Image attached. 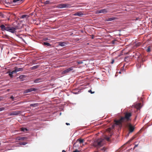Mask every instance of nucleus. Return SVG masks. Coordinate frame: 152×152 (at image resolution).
I'll return each instance as SVG.
<instances>
[{
	"label": "nucleus",
	"mask_w": 152,
	"mask_h": 152,
	"mask_svg": "<svg viewBox=\"0 0 152 152\" xmlns=\"http://www.w3.org/2000/svg\"><path fill=\"white\" fill-rule=\"evenodd\" d=\"M10 98L12 99V100H14V97L13 96H12L11 97H10Z\"/></svg>",
	"instance_id": "e433bc0d"
},
{
	"label": "nucleus",
	"mask_w": 152,
	"mask_h": 152,
	"mask_svg": "<svg viewBox=\"0 0 152 152\" xmlns=\"http://www.w3.org/2000/svg\"><path fill=\"white\" fill-rule=\"evenodd\" d=\"M146 51L148 52H149L150 51V46H148V47L147 49L146 50Z\"/></svg>",
	"instance_id": "a878e982"
},
{
	"label": "nucleus",
	"mask_w": 152,
	"mask_h": 152,
	"mask_svg": "<svg viewBox=\"0 0 152 152\" xmlns=\"http://www.w3.org/2000/svg\"><path fill=\"white\" fill-rule=\"evenodd\" d=\"M88 91V92H89L91 94H94L95 93L94 91L92 92L91 90H89Z\"/></svg>",
	"instance_id": "bb28decb"
},
{
	"label": "nucleus",
	"mask_w": 152,
	"mask_h": 152,
	"mask_svg": "<svg viewBox=\"0 0 152 152\" xmlns=\"http://www.w3.org/2000/svg\"><path fill=\"white\" fill-rule=\"evenodd\" d=\"M26 77V76L25 75H20L19 77V78L20 79H23Z\"/></svg>",
	"instance_id": "aec40b11"
},
{
	"label": "nucleus",
	"mask_w": 152,
	"mask_h": 152,
	"mask_svg": "<svg viewBox=\"0 0 152 152\" xmlns=\"http://www.w3.org/2000/svg\"><path fill=\"white\" fill-rule=\"evenodd\" d=\"M42 79L41 78H39L34 80V82L35 83H38L42 82Z\"/></svg>",
	"instance_id": "9b49d317"
},
{
	"label": "nucleus",
	"mask_w": 152,
	"mask_h": 152,
	"mask_svg": "<svg viewBox=\"0 0 152 152\" xmlns=\"http://www.w3.org/2000/svg\"><path fill=\"white\" fill-rule=\"evenodd\" d=\"M121 71H120V72H119V74H121Z\"/></svg>",
	"instance_id": "a18cd8bd"
},
{
	"label": "nucleus",
	"mask_w": 152,
	"mask_h": 152,
	"mask_svg": "<svg viewBox=\"0 0 152 152\" xmlns=\"http://www.w3.org/2000/svg\"><path fill=\"white\" fill-rule=\"evenodd\" d=\"M73 69V68L72 67H71L70 68H69L68 69H66V70H64L63 71L62 73L61 74L63 75L66 74L67 73H69Z\"/></svg>",
	"instance_id": "423d86ee"
},
{
	"label": "nucleus",
	"mask_w": 152,
	"mask_h": 152,
	"mask_svg": "<svg viewBox=\"0 0 152 152\" xmlns=\"http://www.w3.org/2000/svg\"><path fill=\"white\" fill-rule=\"evenodd\" d=\"M0 27L2 31H6L12 33H14L16 30L15 27L9 26L6 27L3 24L1 25Z\"/></svg>",
	"instance_id": "f03ea898"
},
{
	"label": "nucleus",
	"mask_w": 152,
	"mask_h": 152,
	"mask_svg": "<svg viewBox=\"0 0 152 152\" xmlns=\"http://www.w3.org/2000/svg\"><path fill=\"white\" fill-rule=\"evenodd\" d=\"M83 14L81 12H78L75 13L74 15L75 16H78L80 17L82 16L83 15Z\"/></svg>",
	"instance_id": "6e6552de"
},
{
	"label": "nucleus",
	"mask_w": 152,
	"mask_h": 152,
	"mask_svg": "<svg viewBox=\"0 0 152 152\" xmlns=\"http://www.w3.org/2000/svg\"><path fill=\"white\" fill-rule=\"evenodd\" d=\"M106 149L105 147H104L102 148L101 149V150L102 151L104 152L106 151Z\"/></svg>",
	"instance_id": "393cba45"
},
{
	"label": "nucleus",
	"mask_w": 152,
	"mask_h": 152,
	"mask_svg": "<svg viewBox=\"0 0 152 152\" xmlns=\"http://www.w3.org/2000/svg\"><path fill=\"white\" fill-rule=\"evenodd\" d=\"M43 45L48 46H51V45L49 43L47 42H44L43 43Z\"/></svg>",
	"instance_id": "a211bd4d"
},
{
	"label": "nucleus",
	"mask_w": 152,
	"mask_h": 152,
	"mask_svg": "<svg viewBox=\"0 0 152 152\" xmlns=\"http://www.w3.org/2000/svg\"><path fill=\"white\" fill-rule=\"evenodd\" d=\"M58 45L59 46L63 47L66 46V43L64 42H58Z\"/></svg>",
	"instance_id": "f8f14e48"
},
{
	"label": "nucleus",
	"mask_w": 152,
	"mask_h": 152,
	"mask_svg": "<svg viewBox=\"0 0 152 152\" xmlns=\"http://www.w3.org/2000/svg\"><path fill=\"white\" fill-rule=\"evenodd\" d=\"M27 139V137H18V139L19 140H26Z\"/></svg>",
	"instance_id": "2eb2a0df"
},
{
	"label": "nucleus",
	"mask_w": 152,
	"mask_h": 152,
	"mask_svg": "<svg viewBox=\"0 0 152 152\" xmlns=\"http://www.w3.org/2000/svg\"><path fill=\"white\" fill-rule=\"evenodd\" d=\"M50 3V1H45V4H49Z\"/></svg>",
	"instance_id": "c85d7f7f"
},
{
	"label": "nucleus",
	"mask_w": 152,
	"mask_h": 152,
	"mask_svg": "<svg viewBox=\"0 0 152 152\" xmlns=\"http://www.w3.org/2000/svg\"><path fill=\"white\" fill-rule=\"evenodd\" d=\"M114 62V60H112V62H111V64H113Z\"/></svg>",
	"instance_id": "58836bf2"
},
{
	"label": "nucleus",
	"mask_w": 152,
	"mask_h": 152,
	"mask_svg": "<svg viewBox=\"0 0 152 152\" xmlns=\"http://www.w3.org/2000/svg\"><path fill=\"white\" fill-rule=\"evenodd\" d=\"M5 108L4 107H0V112L4 110Z\"/></svg>",
	"instance_id": "c756f323"
},
{
	"label": "nucleus",
	"mask_w": 152,
	"mask_h": 152,
	"mask_svg": "<svg viewBox=\"0 0 152 152\" xmlns=\"http://www.w3.org/2000/svg\"><path fill=\"white\" fill-rule=\"evenodd\" d=\"M66 125H70L69 124V123H66Z\"/></svg>",
	"instance_id": "4c0bfd02"
},
{
	"label": "nucleus",
	"mask_w": 152,
	"mask_h": 152,
	"mask_svg": "<svg viewBox=\"0 0 152 152\" xmlns=\"http://www.w3.org/2000/svg\"><path fill=\"white\" fill-rule=\"evenodd\" d=\"M131 113H126L125 115V117H122L119 120H115V124L116 125H118L121 126L122 123L124 121L125 119L127 121L129 120L130 117L131 116Z\"/></svg>",
	"instance_id": "f257e3e1"
},
{
	"label": "nucleus",
	"mask_w": 152,
	"mask_h": 152,
	"mask_svg": "<svg viewBox=\"0 0 152 152\" xmlns=\"http://www.w3.org/2000/svg\"><path fill=\"white\" fill-rule=\"evenodd\" d=\"M20 113V111H14L9 113V115H16L19 114Z\"/></svg>",
	"instance_id": "39448f33"
},
{
	"label": "nucleus",
	"mask_w": 152,
	"mask_h": 152,
	"mask_svg": "<svg viewBox=\"0 0 152 152\" xmlns=\"http://www.w3.org/2000/svg\"><path fill=\"white\" fill-rule=\"evenodd\" d=\"M74 93L75 94H77V93Z\"/></svg>",
	"instance_id": "de8ad7c7"
},
{
	"label": "nucleus",
	"mask_w": 152,
	"mask_h": 152,
	"mask_svg": "<svg viewBox=\"0 0 152 152\" xmlns=\"http://www.w3.org/2000/svg\"><path fill=\"white\" fill-rule=\"evenodd\" d=\"M38 67H39L38 65H35V66H34L32 67V69L33 70L35 69H36L37 68H38Z\"/></svg>",
	"instance_id": "4be33fe9"
},
{
	"label": "nucleus",
	"mask_w": 152,
	"mask_h": 152,
	"mask_svg": "<svg viewBox=\"0 0 152 152\" xmlns=\"http://www.w3.org/2000/svg\"><path fill=\"white\" fill-rule=\"evenodd\" d=\"M129 131L130 132H132L134 129V128L131 125V124L129 125Z\"/></svg>",
	"instance_id": "9d476101"
},
{
	"label": "nucleus",
	"mask_w": 152,
	"mask_h": 152,
	"mask_svg": "<svg viewBox=\"0 0 152 152\" xmlns=\"http://www.w3.org/2000/svg\"><path fill=\"white\" fill-rule=\"evenodd\" d=\"M17 72L20 71H22L23 70V68H15V69Z\"/></svg>",
	"instance_id": "6ab92c4d"
},
{
	"label": "nucleus",
	"mask_w": 152,
	"mask_h": 152,
	"mask_svg": "<svg viewBox=\"0 0 152 152\" xmlns=\"http://www.w3.org/2000/svg\"><path fill=\"white\" fill-rule=\"evenodd\" d=\"M65 152V150H63L62 151V152Z\"/></svg>",
	"instance_id": "37998d69"
},
{
	"label": "nucleus",
	"mask_w": 152,
	"mask_h": 152,
	"mask_svg": "<svg viewBox=\"0 0 152 152\" xmlns=\"http://www.w3.org/2000/svg\"><path fill=\"white\" fill-rule=\"evenodd\" d=\"M27 143V142H20V145H26V144Z\"/></svg>",
	"instance_id": "b1692460"
},
{
	"label": "nucleus",
	"mask_w": 152,
	"mask_h": 152,
	"mask_svg": "<svg viewBox=\"0 0 152 152\" xmlns=\"http://www.w3.org/2000/svg\"><path fill=\"white\" fill-rule=\"evenodd\" d=\"M138 104V106H140V104Z\"/></svg>",
	"instance_id": "c03bdc74"
},
{
	"label": "nucleus",
	"mask_w": 152,
	"mask_h": 152,
	"mask_svg": "<svg viewBox=\"0 0 152 152\" xmlns=\"http://www.w3.org/2000/svg\"><path fill=\"white\" fill-rule=\"evenodd\" d=\"M2 99V97L0 96V101Z\"/></svg>",
	"instance_id": "79ce46f5"
},
{
	"label": "nucleus",
	"mask_w": 152,
	"mask_h": 152,
	"mask_svg": "<svg viewBox=\"0 0 152 152\" xmlns=\"http://www.w3.org/2000/svg\"><path fill=\"white\" fill-rule=\"evenodd\" d=\"M23 0H13V2L15 3L17 2H19V3H20Z\"/></svg>",
	"instance_id": "412c9836"
},
{
	"label": "nucleus",
	"mask_w": 152,
	"mask_h": 152,
	"mask_svg": "<svg viewBox=\"0 0 152 152\" xmlns=\"http://www.w3.org/2000/svg\"><path fill=\"white\" fill-rule=\"evenodd\" d=\"M135 20H140V18L139 17H137L135 19Z\"/></svg>",
	"instance_id": "473e14b6"
},
{
	"label": "nucleus",
	"mask_w": 152,
	"mask_h": 152,
	"mask_svg": "<svg viewBox=\"0 0 152 152\" xmlns=\"http://www.w3.org/2000/svg\"><path fill=\"white\" fill-rule=\"evenodd\" d=\"M73 152H80V151L79 150L76 149L75 151H73Z\"/></svg>",
	"instance_id": "c9c22d12"
},
{
	"label": "nucleus",
	"mask_w": 152,
	"mask_h": 152,
	"mask_svg": "<svg viewBox=\"0 0 152 152\" xmlns=\"http://www.w3.org/2000/svg\"><path fill=\"white\" fill-rule=\"evenodd\" d=\"M77 62L78 64H81L83 63V62L81 61H79Z\"/></svg>",
	"instance_id": "f704fd0d"
},
{
	"label": "nucleus",
	"mask_w": 152,
	"mask_h": 152,
	"mask_svg": "<svg viewBox=\"0 0 152 152\" xmlns=\"http://www.w3.org/2000/svg\"><path fill=\"white\" fill-rule=\"evenodd\" d=\"M12 74H13L12 72H10L9 74V75L10 76V77H12V78L13 77V75Z\"/></svg>",
	"instance_id": "5701e85b"
},
{
	"label": "nucleus",
	"mask_w": 152,
	"mask_h": 152,
	"mask_svg": "<svg viewBox=\"0 0 152 152\" xmlns=\"http://www.w3.org/2000/svg\"><path fill=\"white\" fill-rule=\"evenodd\" d=\"M105 139L107 141H109L110 140V138L109 137H107L105 138Z\"/></svg>",
	"instance_id": "2f4dec72"
},
{
	"label": "nucleus",
	"mask_w": 152,
	"mask_h": 152,
	"mask_svg": "<svg viewBox=\"0 0 152 152\" xmlns=\"http://www.w3.org/2000/svg\"><path fill=\"white\" fill-rule=\"evenodd\" d=\"M37 89L34 88H30L24 91V92L25 93H28L32 91H35Z\"/></svg>",
	"instance_id": "0eeeda50"
},
{
	"label": "nucleus",
	"mask_w": 152,
	"mask_h": 152,
	"mask_svg": "<svg viewBox=\"0 0 152 152\" xmlns=\"http://www.w3.org/2000/svg\"><path fill=\"white\" fill-rule=\"evenodd\" d=\"M117 19V18L116 17H112L109 18L107 19L106 21H112Z\"/></svg>",
	"instance_id": "ddd939ff"
},
{
	"label": "nucleus",
	"mask_w": 152,
	"mask_h": 152,
	"mask_svg": "<svg viewBox=\"0 0 152 152\" xmlns=\"http://www.w3.org/2000/svg\"><path fill=\"white\" fill-rule=\"evenodd\" d=\"M1 145V144L0 143V145Z\"/></svg>",
	"instance_id": "09e8293b"
},
{
	"label": "nucleus",
	"mask_w": 152,
	"mask_h": 152,
	"mask_svg": "<svg viewBox=\"0 0 152 152\" xmlns=\"http://www.w3.org/2000/svg\"><path fill=\"white\" fill-rule=\"evenodd\" d=\"M77 141H78L80 143H81L84 142V140L79 138L77 140Z\"/></svg>",
	"instance_id": "f3484780"
},
{
	"label": "nucleus",
	"mask_w": 152,
	"mask_h": 152,
	"mask_svg": "<svg viewBox=\"0 0 152 152\" xmlns=\"http://www.w3.org/2000/svg\"><path fill=\"white\" fill-rule=\"evenodd\" d=\"M134 139V138H132V139H130V140H129L128 141V142H131L133 140V139Z\"/></svg>",
	"instance_id": "72a5a7b5"
},
{
	"label": "nucleus",
	"mask_w": 152,
	"mask_h": 152,
	"mask_svg": "<svg viewBox=\"0 0 152 152\" xmlns=\"http://www.w3.org/2000/svg\"><path fill=\"white\" fill-rule=\"evenodd\" d=\"M138 145L137 144V145H135L134 146H135V147H137L138 146Z\"/></svg>",
	"instance_id": "ea45409f"
},
{
	"label": "nucleus",
	"mask_w": 152,
	"mask_h": 152,
	"mask_svg": "<svg viewBox=\"0 0 152 152\" xmlns=\"http://www.w3.org/2000/svg\"><path fill=\"white\" fill-rule=\"evenodd\" d=\"M94 38V36L92 35V39H93Z\"/></svg>",
	"instance_id": "a19ab883"
},
{
	"label": "nucleus",
	"mask_w": 152,
	"mask_h": 152,
	"mask_svg": "<svg viewBox=\"0 0 152 152\" xmlns=\"http://www.w3.org/2000/svg\"><path fill=\"white\" fill-rule=\"evenodd\" d=\"M107 10L106 9H102L98 11V12L99 13H106L107 12Z\"/></svg>",
	"instance_id": "1a4fd4ad"
},
{
	"label": "nucleus",
	"mask_w": 152,
	"mask_h": 152,
	"mask_svg": "<svg viewBox=\"0 0 152 152\" xmlns=\"http://www.w3.org/2000/svg\"><path fill=\"white\" fill-rule=\"evenodd\" d=\"M27 16L26 15H23L22 16L21 18H24L26 17Z\"/></svg>",
	"instance_id": "7c9ffc66"
},
{
	"label": "nucleus",
	"mask_w": 152,
	"mask_h": 152,
	"mask_svg": "<svg viewBox=\"0 0 152 152\" xmlns=\"http://www.w3.org/2000/svg\"><path fill=\"white\" fill-rule=\"evenodd\" d=\"M136 147H135V146L134 147V148H133V149H135V148Z\"/></svg>",
	"instance_id": "49530a36"
},
{
	"label": "nucleus",
	"mask_w": 152,
	"mask_h": 152,
	"mask_svg": "<svg viewBox=\"0 0 152 152\" xmlns=\"http://www.w3.org/2000/svg\"><path fill=\"white\" fill-rule=\"evenodd\" d=\"M70 5L67 4H58L56 7L58 8L62 9L63 8H67L70 7Z\"/></svg>",
	"instance_id": "20e7f679"
},
{
	"label": "nucleus",
	"mask_w": 152,
	"mask_h": 152,
	"mask_svg": "<svg viewBox=\"0 0 152 152\" xmlns=\"http://www.w3.org/2000/svg\"><path fill=\"white\" fill-rule=\"evenodd\" d=\"M39 105V104L38 103L31 104L30 105V106L31 107H36L38 106Z\"/></svg>",
	"instance_id": "4468645a"
},
{
	"label": "nucleus",
	"mask_w": 152,
	"mask_h": 152,
	"mask_svg": "<svg viewBox=\"0 0 152 152\" xmlns=\"http://www.w3.org/2000/svg\"><path fill=\"white\" fill-rule=\"evenodd\" d=\"M20 130L22 132H27L28 130L27 128L24 127H22L20 128Z\"/></svg>",
	"instance_id": "dca6fc26"
},
{
	"label": "nucleus",
	"mask_w": 152,
	"mask_h": 152,
	"mask_svg": "<svg viewBox=\"0 0 152 152\" xmlns=\"http://www.w3.org/2000/svg\"><path fill=\"white\" fill-rule=\"evenodd\" d=\"M12 74H13L16 73L17 71L16 69H15V70L12 71Z\"/></svg>",
	"instance_id": "cd10ccee"
},
{
	"label": "nucleus",
	"mask_w": 152,
	"mask_h": 152,
	"mask_svg": "<svg viewBox=\"0 0 152 152\" xmlns=\"http://www.w3.org/2000/svg\"><path fill=\"white\" fill-rule=\"evenodd\" d=\"M104 143V139H99L95 141L94 146L96 147H99L102 146Z\"/></svg>",
	"instance_id": "7ed1b4c3"
}]
</instances>
